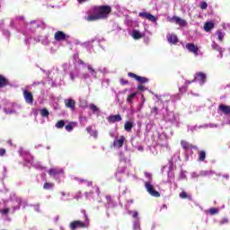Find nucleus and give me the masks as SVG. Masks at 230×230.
<instances>
[{
	"label": "nucleus",
	"mask_w": 230,
	"mask_h": 230,
	"mask_svg": "<svg viewBox=\"0 0 230 230\" xmlns=\"http://www.w3.org/2000/svg\"><path fill=\"white\" fill-rule=\"evenodd\" d=\"M2 215H8L10 213V208H4L1 210Z\"/></svg>",
	"instance_id": "38"
},
{
	"label": "nucleus",
	"mask_w": 230,
	"mask_h": 230,
	"mask_svg": "<svg viewBox=\"0 0 230 230\" xmlns=\"http://www.w3.org/2000/svg\"><path fill=\"white\" fill-rule=\"evenodd\" d=\"M145 176H146L147 179H152V173H150V172H145Z\"/></svg>",
	"instance_id": "42"
},
{
	"label": "nucleus",
	"mask_w": 230,
	"mask_h": 230,
	"mask_svg": "<svg viewBox=\"0 0 230 230\" xmlns=\"http://www.w3.org/2000/svg\"><path fill=\"white\" fill-rule=\"evenodd\" d=\"M190 84H193V80L192 81H189V80L185 81L184 85H186L188 87L190 85Z\"/></svg>",
	"instance_id": "44"
},
{
	"label": "nucleus",
	"mask_w": 230,
	"mask_h": 230,
	"mask_svg": "<svg viewBox=\"0 0 230 230\" xmlns=\"http://www.w3.org/2000/svg\"><path fill=\"white\" fill-rule=\"evenodd\" d=\"M201 175H208V172H202Z\"/></svg>",
	"instance_id": "51"
},
{
	"label": "nucleus",
	"mask_w": 230,
	"mask_h": 230,
	"mask_svg": "<svg viewBox=\"0 0 230 230\" xmlns=\"http://www.w3.org/2000/svg\"><path fill=\"white\" fill-rule=\"evenodd\" d=\"M210 215H217L218 213V210L215 208H210Z\"/></svg>",
	"instance_id": "37"
},
{
	"label": "nucleus",
	"mask_w": 230,
	"mask_h": 230,
	"mask_svg": "<svg viewBox=\"0 0 230 230\" xmlns=\"http://www.w3.org/2000/svg\"><path fill=\"white\" fill-rule=\"evenodd\" d=\"M133 218H137V217H139V213H137V211L133 212L132 215Z\"/></svg>",
	"instance_id": "43"
},
{
	"label": "nucleus",
	"mask_w": 230,
	"mask_h": 230,
	"mask_svg": "<svg viewBox=\"0 0 230 230\" xmlns=\"http://www.w3.org/2000/svg\"><path fill=\"white\" fill-rule=\"evenodd\" d=\"M181 146H182L183 150H185V152H188V150H198L199 148L197 146H193L185 140H181Z\"/></svg>",
	"instance_id": "8"
},
{
	"label": "nucleus",
	"mask_w": 230,
	"mask_h": 230,
	"mask_svg": "<svg viewBox=\"0 0 230 230\" xmlns=\"http://www.w3.org/2000/svg\"><path fill=\"white\" fill-rule=\"evenodd\" d=\"M91 130H93L92 126L86 128V131H87L88 134H91Z\"/></svg>",
	"instance_id": "45"
},
{
	"label": "nucleus",
	"mask_w": 230,
	"mask_h": 230,
	"mask_svg": "<svg viewBox=\"0 0 230 230\" xmlns=\"http://www.w3.org/2000/svg\"><path fill=\"white\" fill-rule=\"evenodd\" d=\"M180 93H181V94H184V93H186V91H188V86L186 84H184L183 86L179 88Z\"/></svg>",
	"instance_id": "33"
},
{
	"label": "nucleus",
	"mask_w": 230,
	"mask_h": 230,
	"mask_svg": "<svg viewBox=\"0 0 230 230\" xmlns=\"http://www.w3.org/2000/svg\"><path fill=\"white\" fill-rule=\"evenodd\" d=\"M65 128H66V130L67 132H72V130H73V125L68 124V125H66V126L65 127Z\"/></svg>",
	"instance_id": "36"
},
{
	"label": "nucleus",
	"mask_w": 230,
	"mask_h": 230,
	"mask_svg": "<svg viewBox=\"0 0 230 230\" xmlns=\"http://www.w3.org/2000/svg\"><path fill=\"white\" fill-rule=\"evenodd\" d=\"M186 49H187L188 51H190V53H194V55H199V47H197V46L194 45L193 43H187V44H186Z\"/></svg>",
	"instance_id": "12"
},
{
	"label": "nucleus",
	"mask_w": 230,
	"mask_h": 230,
	"mask_svg": "<svg viewBox=\"0 0 230 230\" xmlns=\"http://www.w3.org/2000/svg\"><path fill=\"white\" fill-rule=\"evenodd\" d=\"M9 143L12 145V140H9Z\"/></svg>",
	"instance_id": "53"
},
{
	"label": "nucleus",
	"mask_w": 230,
	"mask_h": 230,
	"mask_svg": "<svg viewBox=\"0 0 230 230\" xmlns=\"http://www.w3.org/2000/svg\"><path fill=\"white\" fill-rule=\"evenodd\" d=\"M92 136H93L95 138L98 137V131H93Z\"/></svg>",
	"instance_id": "47"
},
{
	"label": "nucleus",
	"mask_w": 230,
	"mask_h": 230,
	"mask_svg": "<svg viewBox=\"0 0 230 230\" xmlns=\"http://www.w3.org/2000/svg\"><path fill=\"white\" fill-rule=\"evenodd\" d=\"M136 96H137V93H132L131 94L128 95L127 102L132 103V102H134V100H136Z\"/></svg>",
	"instance_id": "24"
},
{
	"label": "nucleus",
	"mask_w": 230,
	"mask_h": 230,
	"mask_svg": "<svg viewBox=\"0 0 230 230\" xmlns=\"http://www.w3.org/2000/svg\"><path fill=\"white\" fill-rule=\"evenodd\" d=\"M124 143H125V137L123 136H121L119 139H118L117 141H114V145H117L119 148H121Z\"/></svg>",
	"instance_id": "23"
},
{
	"label": "nucleus",
	"mask_w": 230,
	"mask_h": 230,
	"mask_svg": "<svg viewBox=\"0 0 230 230\" xmlns=\"http://www.w3.org/2000/svg\"><path fill=\"white\" fill-rule=\"evenodd\" d=\"M180 199H188V200H191V195H188L186 191H181L180 194Z\"/></svg>",
	"instance_id": "27"
},
{
	"label": "nucleus",
	"mask_w": 230,
	"mask_h": 230,
	"mask_svg": "<svg viewBox=\"0 0 230 230\" xmlns=\"http://www.w3.org/2000/svg\"><path fill=\"white\" fill-rule=\"evenodd\" d=\"M121 115L117 114V115H111L109 117H107V121H109V123H117L121 121Z\"/></svg>",
	"instance_id": "14"
},
{
	"label": "nucleus",
	"mask_w": 230,
	"mask_h": 230,
	"mask_svg": "<svg viewBox=\"0 0 230 230\" xmlns=\"http://www.w3.org/2000/svg\"><path fill=\"white\" fill-rule=\"evenodd\" d=\"M158 111H159V108H157V106H155L153 108V112H155V114H156V115L159 114Z\"/></svg>",
	"instance_id": "41"
},
{
	"label": "nucleus",
	"mask_w": 230,
	"mask_h": 230,
	"mask_svg": "<svg viewBox=\"0 0 230 230\" xmlns=\"http://www.w3.org/2000/svg\"><path fill=\"white\" fill-rule=\"evenodd\" d=\"M88 186H93V182H89V183H88Z\"/></svg>",
	"instance_id": "52"
},
{
	"label": "nucleus",
	"mask_w": 230,
	"mask_h": 230,
	"mask_svg": "<svg viewBox=\"0 0 230 230\" xmlns=\"http://www.w3.org/2000/svg\"><path fill=\"white\" fill-rule=\"evenodd\" d=\"M145 188H146V191L149 193V195H151V197H156V198L161 197V193H159V191L155 190V189L154 188V185H152L150 183V181L145 182Z\"/></svg>",
	"instance_id": "2"
},
{
	"label": "nucleus",
	"mask_w": 230,
	"mask_h": 230,
	"mask_svg": "<svg viewBox=\"0 0 230 230\" xmlns=\"http://www.w3.org/2000/svg\"><path fill=\"white\" fill-rule=\"evenodd\" d=\"M23 97H24L26 103H29L31 105L33 104V93H31V92L25 90L23 92Z\"/></svg>",
	"instance_id": "9"
},
{
	"label": "nucleus",
	"mask_w": 230,
	"mask_h": 230,
	"mask_svg": "<svg viewBox=\"0 0 230 230\" xmlns=\"http://www.w3.org/2000/svg\"><path fill=\"white\" fill-rule=\"evenodd\" d=\"M199 161H200V162L206 161V151H204V150L199 151Z\"/></svg>",
	"instance_id": "26"
},
{
	"label": "nucleus",
	"mask_w": 230,
	"mask_h": 230,
	"mask_svg": "<svg viewBox=\"0 0 230 230\" xmlns=\"http://www.w3.org/2000/svg\"><path fill=\"white\" fill-rule=\"evenodd\" d=\"M78 1V3H80V4H82V3H85V1H87V0H77Z\"/></svg>",
	"instance_id": "49"
},
{
	"label": "nucleus",
	"mask_w": 230,
	"mask_h": 230,
	"mask_svg": "<svg viewBox=\"0 0 230 230\" xmlns=\"http://www.w3.org/2000/svg\"><path fill=\"white\" fill-rule=\"evenodd\" d=\"M70 78L73 82H75V74H73V72L70 73Z\"/></svg>",
	"instance_id": "46"
},
{
	"label": "nucleus",
	"mask_w": 230,
	"mask_h": 230,
	"mask_svg": "<svg viewBox=\"0 0 230 230\" xmlns=\"http://www.w3.org/2000/svg\"><path fill=\"white\" fill-rule=\"evenodd\" d=\"M111 12H112L111 5H94L88 11L86 21L93 22L107 19Z\"/></svg>",
	"instance_id": "1"
},
{
	"label": "nucleus",
	"mask_w": 230,
	"mask_h": 230,
	"mask_svg": "<svg viewBox=\"0 0 230 230\" xmlns=\"http://www.w3.org/2000/svg\"><path fill=\"white\" fill-rule=\"evenodd\" d=\"M137 90H138V91H142V92L145 91V85H143V84H138V85H137Z\"/></svg>",
	"instance_id": "40"
},
{
	"label": "nucleus",
	"mask_w": 230,
	"mask_h": 230,
	"mask_svg": "<svg viewBox=\"0 0 230 230\" xmlns=\"http://www.w3.org/2000/svg\"><path fill=\"white\" fill-rule=\"evenodd\" d=\"M128 76H129V78H134V80L139 82V84H147L148 82V78L137 75L132 72L128 73Z\"/></svg>",
	"instance_id": "5"
},
{
	"label": "nucleus",
	"mask_w": 230,
	"mask_h": 230,
	"mask_svg": "<svg viewBox=\"0 0 230 230\" xmlns=\"http://www.w3.org/2000/svg\"><path fill=\"white\" fill-rule=\"evenodd\" d=\"M78 64H79L80 66H84V65L85 64V62H84V60H82V59H79V60H78Z\"/></svg>",
	"instance_id": "48"
},
{
	"label": "nucleus",
	"mask_w": 230,
	"mask_h": 230,
	"mask_svg": "<svg viewBox=\"0 0 230 230\" xmlns=\"http://www.w3.org/2000/svg\"><path fill=\"white\" fill-rule=\"evenodd\" d=\"M84 229L85 228V223L80 221V220H75L70 223V229L71 230H76V229Z\"/></svg>",
	"instance_id": "7"
},
{
	"label": "nucleus",
	"mask_w": 230,
	"mask_h": 230,
	"mask_svg": "<svg viewBox=\"0 0 230 230\" xmlns=\"http://www.w3.org/2000/svg\"><path fill=\"white\" fill-rule=\"evenodd\" d=\"M88 70L90 71L91 75H93V76H96V70H94V68H93V66H87Z\"/></svg>",
	"instance_id": "32"
},
{
	"label": "nucleus",
	"mask_w": 230,
	"mask_h": 230,
	"mask_svg": "<svg viewBox=\"0 0 230 230\" xmlns=\"http://www.w3.org/2000/svg\"><path fill=\"white\" fill-rule=\"evenodd\" d=\"M172 21H173V22H175V24H179V26H186V24H188L185 22V20H182L179 16H172Z\"/></svg>",
	"instance_id": "15"
},
{
	"label": "nucleus",
	"mask_w": 230,
	"mask_h": 230,
	"mask_svg": "<svg viewBox=\"0 0 230 230\" xmlns=\"http://www.w3.org/2000/svg\"><path fill=\"white\" fill-rule=\"evenodd\" d=\"M55 188V183L53 182H45L43 185V190H53Z\"/></svg>",
	"instance_id": "25"
},
{
	"label": "nucleus",
	"mask_w": 230,
	"mask_h": 230,
	"mask_svg": "<svg viewBox=\"0 0 230 230\" xmlns=\"http://www.w3.org/2000/svg\"><path fill=\"white\" fill-rule=\"evenodd\" d=\"M167 40L170 44H177L179 42V38L175 34H170Z\"/></svg>",
	"instance_id": "18"
},
{
	"label": "nucleus",
	"mask_w": 230,
	"mask_h": 230,
	"mask_svg": "<svg viewBox=\"0 0 230 230\" xmlns=\"http://www.w3.org/2000/svg\"><path fill=\"white\" fill-rule=\"evenodd\" d=\"M132 37L135 40H139V39H143V34L139 32V31L134 30L132 32Z\"/></svg>",
	"instance_id": "21"
},
{
	"label": "nucleus",
	"mask_w": 230,
	"mask_h": 230,
	"mask_svg": "<svg viewBox=\"0 0 230 230\" xmlns=\"http://www.w3.org/2000/svg\"><path fill=\"white\" fill-rule=\"evenodd\" d=\"M65 125H66V121H64V120H58V121L56 123L55 127H56V128H64Z\"/></svg>",
	"instance_id": "29"
},
{
	"label": "nucleus",
	"mask_w": 230,
	"mask_h": 230,
	"mask_svg": "<svg viewBox=\"0 0 230 230\" xmlns=\"http://www.w3.org/2000/svg\"><path fill=\"white\" fill-rule=\"evenodd\" d=\"M218 111H220V112H222V114H225L226 116L230 115V106L229 105L220 104L218 106Z\"/></svg>",
	"instance_id": "13"
},
{
	"label": "nucleus",
	"mask_w": 230,
	"mask_h": 230,
	"mask_svg": "<svg viewBox=\"0 0 230 230\" xmlns=\"http://www.w3.org/2000/svg\"><path fill=\"white\" fill-rule=\"evenodd\" d=\"M119 83H120L121 85H127V84H128V80L121 78L119 80Z\"/></svg>",
	"instance_id": "35"
},
{
	"label": "nucleus",
	"mask_w": 230,
	"mask_h": 230,
	"mask_svg": "<svg viewBox=\"0 0 230 230\" xmlns=\"http://www.w3.org/2000/svg\"><path fill=\"white\" fill-rule=\"evenodd\" d=\"M8 84V79L4 77V75H0V89H3V87H6Z\"/></svg>",
	"instance_id": "19"
},
{
	"label": "nucleus",
	"mask_w": 230,
	"mask_h": 230,
	"mask_svg": "<svg viewBox=\"0 0 230 230\" xmlns=\"http://www.w3.org/2000/svg\"><path fill=\"white\" fill-rule=\"evenodd\" d=\"M145 188H146V191L149 193V195H151V197H156V198L161 197V193H159V191L155 190V189L154 188V185H152L150 183V181L145 182Z\"/></svg>",
	"instance_id": "3"
},
{
	"label": "nucleus",
	"mask_w": 230,
	"mask_h": 230,
	"mask_svg": "<svg viewBox=\"0 0 230 230\" xmlns=\"http://www.w3.org/2000/svg\"><path fill=\"white\" fill-rule=\"evenodd\" d=\"M64 103L65 107H66V109H71V111H75V107H76V102L73 99H66Z\"/></svg>",
	"instance_id": "11"
},
{
	"label": "nucleus",
	"mask_w": 230,
	"mask_h": 230,
	"mask_svg": "<svg viewBox=\"0 0 230 230\" xmlns=\"http://www.w3.org/2000/svg\"><path fill=\"white\" fill-rule=\"evenodd\" d=\"M6 154V149L4 148H0V157H3Z\"/></svg>",
	"instance_id": "39"
},
{
	"label": "nucleus",
	"mask_w": 230,
	"mask_h": 230,
	"mask_svg": "<svg viewBox=\"0 0 230 230\" xmlns=\"http://www.w3.org/2000/svg\"><path fill=\"white\" fill-rule=\"evenodd\" d=\"M63 170L62 169H58V168H51L49 171V175H50V177H56V175H60V173H63Z\"/></svg>",
	"instance_id": "17"
},
{
	"label": "nucleus",
	"mask_w": 230,
	"mask_h": 230,
	"mask_svg": "<svg viewBox=\"0 0 230 230\" xmlns=\"http://www.w3.org/2000/svg\"><path fill=\"white\" fill-rule=\"evenodd\" d=\"M133 128H134V123H132L130 121H127L124 124V129L126 130V132H131Z\"/></svg>",
	"instance_id": "22"
},
{
	"label": "nucleus",
	"mask_w": 230,
	"mask_h": 230,
	"mask_svg": "<svg viewBox=\"0 0 230 230\" xmlns=\"http://www.w3.org/2000/svg\"><path fill=\"white\" fill-rule=\"evenodd\" d=\"M211 48H212V49L214 51H218L221 58L224 57V49L220 48V45H218L217 43L214 42L211 45Z\"/></svg>",
	"instance_id": "16"
},
{
	"label": "nucleus",
	"mask_w": 230,
	"mask_h": 230,
	"mask_svg": "<svg viewBox=\"0 0 230 230\" xmlns=\"http://www.w3.org/2000/svg\"><path fill=\"white\" fill-rule=\"evenodd\" d=\"M199 8L201 10H207L208 9V3L206 2H201L200 4H199Z\"/></svg>",
	"instance_id": "34"
},
{
	"label": "nucleus",
	"mask_w": 230,
	"mask_h": 230,
	"mask_svg": "<svg viewBox=\"0 0 230 230\" xmlns=\"http://www.w3.org/2000/svg\"><path fill=\"white\" fill-rule=\"evenodd\" d=\"M138 17H141V19H146L147 21H151V22H155V21H157V18H155L154 14L146 12L139 13Z\"/></svg>",
	"instance_id": "6"
},
{
	"label": "nucleus",
	"mask_w": 230,
	"mask_h": 230,
	"mask_svg": "<svg viewBox=\"0 0 230 230\" xmlns=\"http://www.w3.org/2000/svg\"><path fill=\"white\" fill-rule=\"evenodd\" d=\"M224 179H229V174L223 175Z\"/></svg>",
	"instance_id": "50"
},
{
	"label": "nucleus",
	"mask_w": 230,
	"mask_h": 230,
	"mask_svg": "<svg viewBox=\"0 0 230 230\" xmlns=\"http://www.w3.org/2000/svg\"><path fill=\"white\" fill-rule=\"evenodd\" d=\"M197 80H200L201 84H206V74L204 72H197L192 82H197Z\"/></svg>",
	"instance_id": "10"
},
{
	"label": "nucleus",
	"mask_w": 230,
	"mask_h": 230,
	"mask_svg": "<svg viewBox=\"0 0 230 230\" xmlns=\"http://www.w3.org/2000/svg\"><path fill=\"white\" fill-rule=\"evenodd\" d=\"M217 39L220 40V42L224 41V32L222 31H217Z\"/></svg>",
	"instance_id": "30"
},
{
	"label": "nucleus",
	"mask_w": 230,
	"mask_h": 230,
	"mask_svg": "<svg viewBox=\"0 0 230 230\" xmlns=\"http://www.w3.org/2000/svg\"><path fill=\"white\" fill-rule=\"evenodd\" d=\"M54 39L57 40V42H62L63 40H67L69 39V36L62 31H58L54 34Z\"/></svg>",
	"instance_id": "4"
},
{
	"label": "nucleus",
	"mask_w": 230,
	"mask_h": 230,
	"mask_svg": "<svg viewBox=\"0 0 230 230\" xmlns=\"http://www.w3.org/2000/svg\"><path fill=\"white\" fill-rule=\"evenodd\" d=\"M213 28H215V23L213 22H207L204 24L205 31H211V30H213Z\"/></svg>",
	"instance_id": "20"
},
{
	"label": "nucleus",
	"mask_w": 230,
	"mask_h": 230,
	"mask_svg": "<svg viewBox=\"0 0 230 230\" xmlns=\"http://www.w3.org/2000/svg\"><path fill=\"white\" fill-rule=\"evenodd\" d=\"M89 109L93 112H98L100 111V109L97 108V106L95 104H93V103L89 105Z\"/></svg>",
	"instance_id": "31"
},
{
	"label": "nucleus",
	"mask_w": 230,
	"mask_h": 230,
	"mask_svg": "<svg viewBox=\"0 0 230 230\" xmlns=\"http://www.w3.org/2000/svg\"><path fill=\"white\" fill-rule=\"evenodd\" d=\"M40 115L42 116V118H48L49 116V111H48V109L44 108L40 110Z\"/></svg>",
	"instance_id": "28"
}]
</instances>
